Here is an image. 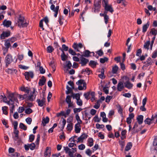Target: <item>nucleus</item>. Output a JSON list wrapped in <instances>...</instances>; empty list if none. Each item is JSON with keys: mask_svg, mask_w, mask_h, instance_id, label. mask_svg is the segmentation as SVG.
<instances>
[{"mask_svg": "<svg viewBox=\"0 0 157 157\" xmlns=\"http://www.w3.org/2000/svg\"><path fill=\"white\" fill-rule=\"evenodd\" d=\"M18 26L20 28H24L27 27L28 24L25 21L24 17L20 15L17 21Z\"/></svg>", "mask_w": 157, "mask_h": 157, "instance_id": "f257e3e1", "label": "nucleus"}, {"mask_svg": "<svg viewBox=\"0 0 157 157\" xmlns=\"http://www.w3.org/2000/svg\"><path fill=\"white\" fill-rule=\"evenodd\" d=\"M108 4V0H103L102 1V4L103 7H104L105 10L107 11H109L111 13H113L114 11L112 7V6L109 5Z\"/></svg>", "mask_w": 157, "mask_h": 157, "instance_id": "f03ea898", "label": "nucleus"}, {"mask_svg": "<svg viewBox=\"0 0 157 157\" xmlns=\"http://www.w3.org/2000/svg\"><path fill=\"white\" fill-rule=\"evenodd\" d=\"M64 150L66 153L68 154L70 157H74L73 154L77 151L76 148H72L71 149L67 146L64 147Z\"/></svg>", "mask_w": 157, "mask_h": 157, "instance_id": "7ed1b4c3", "label": "nucleus"}, {"mask_svg": "<svg viewBox=\"0 0 157 157\" xmlns=\"http://www.w3.org/2000/svg\"><path fill=\"white\" fill-rule=\"evenodd\" d=\"M33 90L30 92V94L29 95L28 97V99L30 101H33L35 99L36 95L37 94L38 92L36 89L33 88Z\"/></svg>", "mask_w": 157, "mask_h": 157, "instance_id": "20e7f679", "label": "nucleus"}, {"mask_svg": "<svg viewBox=\"0 0 157 157\" xmlns=\"http://www.w3.org/2000/svg\"><path fill=\"white\" fill-rule=\"evenodd\" d=\"M157 121V115H153L151 119L148 118H147L144 121L145 124H150L152 123H155Z\"/></svg>", "mask_w": 157, "mask_h": 157, "instance_id": "39448f33", "label": "nucleus"}, {"mask_svg": "<svg viewBox=\"0 0 157 157\" xmlns=\"http://www.w3.org/2000/svg\"><path fill=\"white\" fill-rule=\"evenodd\" d=\"M49 3L52 4L50 6V9L51 10L55 12L54 16L55 17H57L58 13V12L59 9V6H56V7H55L54 5L52 4L53 3L52 0H51L49 1Z\"/></svg>", "mask_w": 157, "mask_h": 157, "instance_id": "423d86ee", "label": "nucleus"}, {"mask_svg": "<svg viewBox=\"0 0 157 157\" xmlns=\"http://www.w3.org/2000/svg\"><path fill=\"white\" fill-rule=\"evenodd\" d=\"M13 61V59L11 55L10 54L7 55L5 58V60L6 67H7L8 65L10 64Z\"/></svg>", "mask_w": 157, "mask_h": 157, "instance_id": "0eeeda50", "label": "nucleus"}, {"mask_svg": "<svg viewBox=\"0 0 157 157\" xmlns=\"http://www.w3.org/2000/svg\"><path fill=\"white\" fill-rule=\"evenodd\" d=\"M83 45L81 43L77 44V43H74L72 46V47L76 51L79 52H80L79 49L82 48L83 47Z\"/></svg>", "mask_w": 157, "mask_h": 157, "instance_id": "6e6552de", "label": "nucleus"}, {"mask_svg": "<svg viewBox=\"0 0 157 157\" xmlns=\"http://www.w3.org/2000/svg\"><path fill=\"white\" fill-rule=\"evenodd\" d=\"M89 61V60L88 59L83 57L82 56L80 57L79 63L82 66H86Z\"/></svg>", "mask_w": 157, "mask_h": 157, "instance_id": "1a4fd4ad", "label": "nucleus"}, {"mask_svg": "<svg viewBox=\"0 0 157 157\" xmlns=\"http://www.w3.org/2000/svg\"><path fill=\"white\" fill-rule=\"evenodd\" d=\"M24 75L25 76L26 79L27 80H29L30 77L31 78H33L34 74L32 71L26 72L25 73Z\"/></svg>", "mask_w": 157, "mask_h": 157, "instance_id": "9d476101", "label": "nucleus"}, {"mask_svg": "<svg viewBox=\"0 0 157 157\" xmlns=\"http://www.w3.org/2000/svg\"><path fill=\"white\" fill-rule=\"evenodd\" d=\"M10 31L3 32L0 35L1 39H4L6 37H7L10 36Z\"/></svg>", "mask_w": 157, "mask_h": 157, "instance_id": "9b49d317", "label": "nucleus"}, {"mask_svg": "<svg viewBox=\"0 0 157 157\" xmlns=\"http://www.w3.org/2000/svg\"><path fill=\"white\" fill-rule=\"evenodd\" d=\"M8 97L10 99L9 101L10 102V101L11 103H13L14 101H16V100H17V99L15 97L14 94L13 93L10 94H9Z\"/></svg>", "mask_w": 157, "mask_h": 157, "instance_id": "f8f14e48", "label": "nucleus"}, {"mask_svg": "<svg viewBox=\"0 0 157 157\" xmlns=\"http://www.w3.org/2000/svg\"><path fill=\"white\" fill-rule=\"evenodd\" d=\"M4 26L8 28L11 25L12 22L9 20H7L5 19L2 23Z\"/></svg>", "mask_w": 157, "mask_h": 157, "instance_id": "ddd939ff", "label": "nucleus"}, {"mask_svg": "<svg viewBox=\"0 0 157 157\" xmlns=\"http://www.w3.org/2000/svg\"><path fill=\"white\" fill-rule=\"evenodd\" d=\"M124 86L128 89H131L133 86V84L130 82L129 81H128L124 83Z\"/></svg>", "mask_w": 157, "mask_h": 157, "instance_id": "4468645a", "label": "nucleus"}, {"mask_svg": "<svg viewBox=\"0 0 157 157\" xmlns=\"http://www.w3.org/2000/svg\"><path fill=\"white\" fill-rule=\"evenodd\" d=\"M124 87L123 82L121 81L119 82L117 85V90L119 91H121Z\"/></svg>", "mask_w": 157, "mask_h": 157, "instance_id": "2eb2a0df", "label": "nucleus"}, {"mask_svg": "<svg viewBox=\"0 0 157 157\" xmlns=\"http://www.w3.org/2000/svg\"><path fill=\"white\" fill-rule=\"evenodd\" d=\"M10 43H11L10 42L9 40H8L5 41L4 45L6 47L5 49H6V52H8V49L10 47H11L10 48H11V46L10 44Z\"/></svg>", "mask_w": 157, "mask_h": 157, "instance_id": "dca6fc26", "label": "nucleus"}, {"mask_svg": "<svg viewBox=\"0 0 157 157\" xmlns=\"http://www.w3.org/2000/svg\"><path fill=\"white\" fill-rule=\"evenodd\" d=\"M20 89L21 91L25 92L27 94L29 93L30 90L29 88L28 87H25L24 86L21 87Z\"/></svg>", "mask_w": 157, "mask_h": 157, "instance_id": "f3484780", "label": "nucleus"}, {"mask_svg": "<svg viewBox=\"0 0 157 157\" xmlns=\"http://www.w3.org/2000/svg\"><path fill=\"white\" fill-rule=\"evenodd\" d=\"M46 81V79L44 76H42L41 78L40 79L39 82V85L41 86L44 85Z\"/></svg>", "mask_w": 157, "mask_h": 157, "instance_id": "a211bd4d", "label": "nucleus"}, {"mask_svg": "<svg viewBox=\"0 0 157 157\" xmlns=\"http://www.w3.org/2000/svg\"><path fill=\"white\" fill-rule=\"evenodd\" d=\"M49 121V118L48 117H46L45 118L44 117H43L42 123L43 124V126H45L48 123Z\"/></svg>", "mask_w": 157, "mask_h": 157, "instance_id": "6ab92c4d", "label": "nucleus"}, {"mask_svg": "<svg viewBox=\"0 0 157 157\" xmlns=\"http://www.w3.org/2000/svg\"><path fill=\"white\" fill-rule=\"evenodd\" d=\"M150 23L149 21H148L147 23L144 25L142 28V32L143 33H145L147 31V29L149 26Z\"/></svg>", "mask_w": 157, "mask_h": 157, "instance_id": "aec40b11", "label": "nucleus"}, {"mask_svg": "<svg viewBox=\"0 0 157 157\" xmlns=\"http://www.w3.org/2000/svg\"><path fill=\"white\" fill-rule=\"evenodd\" d=\"M98 64V63L96 61L91 60L90 61L89 65L92 67L94 68L96 67V66Z\"/></svg>", "mask_w": 157, "mask_h": 157, "instance_id": "412c9836", "label": "nucleus"}, {"mask_svg": "<svg viewBox=\"0 0 157 157\" xmlns=\"http://www.w3.org/2000/svg\"><path fill=\"white\" fill-rule=\"evenodd\" d=\"M144 117L143 115H140L138 116L137 120L139 124H142L143 122Z\"/></svg>", "mask_w": 157, "mask_h": 157, "instance_id": "4be33fe9", "label": "nucleus"}, {"mask_svg": "<svg viewBox=\"0 0 157 157\" xmlns=\"http://www.w3.org/2000/svg\"><path fill=\"white\" fill-rule=\"evenodd\" d=\"M91 52L88 50H85L83 52V55H81V56H84L86 57H88L90 56V54Z\"/></svg>", "mask_w": 157, "mask_h": 157, "instance_id": "5701e85b", "label": "nucleus"}, {"mask_svg": "<svg viewBox=\"0 0 157 157\" xmlns=\"http://www.w3.org/2000/svg\"><path fill=\"white\" fill-rule=\"evenodd\" d=\"M8 104L10 105V113H13V111L14 110V105H13V103H10V101L7 102Z\"/></svg>", "mask_w": 157, "mask_h": 157, "instance_id": "b1692460", "label": "nucleus"}, {"mask_svg": "<svg viewBox=\"0 0 157 157\" xmlns=\"http://www.w3.org/2000/svg\"><path fill=\"white\" fill-rule=\"evenodd\" d=\"M132 144L131 142L128 143L125 148L124 150L125 151H128L132 147Z\"/></svg>", "mask_w": 157, "mask_h": 157, "instance_id": "393cba45", "label": "nucleus"}, {"mask_svg": "<svg viewBox=\"0 0 157 157\" xmlns=\"http://www.w3.org/2000/svg\"><path fill=\"white\" fill-rule=\"evenodd\" d=\"M80 124H76L75 125V131L76 133H79L81 130Z\"/></svg>", "mask_w": 157, "mask_h": 157, "instance_id": "a878e982", "label": "nucleus"}, {"mask_svg": "<svg viewBox=\"0 0 157 157\" xmlns=\"http://www.w3.org/2000/svg\"><path fill=\"white\" fill-rule=\"evenodd\" d=\"M101 3L100 1H98V2L94 3V6L95 7L94 11H95L96 10H98L100 8V4Z\"/></svg>", "mask_w": 157, "mask_h": 157, "instance_id": "bb28decb", "label": "nucleus"}, {"mask_svg": "<svg viewBox=\"0 0 157 157\" xmlns=\"http://www.w3.org/2000/svg\"><path fill=\"white\" fill-rule=\"evenodd\" d=\"M150 44V40H148L145 42L144 45V48L145 49H147V50L149 49V46Z\"/></svg>", "mask_w": 157, "mask_h": 157, "instance_id": "cd10ccee", "label": "nucleus"}, {"mask_svg": "<svg viewBox=\"0 0 157 157\" xmlns=\"http://www.w3.org/2000/svg\"><path fill=\"white\" fill-rule=\"evenodd\" d=\"M42 100L40 99H37L36 100V101L38 103V105L40 106H43L45 103V101H43Z\"/></svg>", "mask_w": 157, "mask_h": 157, "instance_id": "c85d7f7f", "label": "nucleus"}, {"mask_svg": "<svg viewBox=\"0 0 157 157\" xmlns=\"http://www.w3.org/2000/svg\"><path fill=\"white\" fill-rule=\"evenodd\" d=\"M49 148L47 147L46 149V150L44 152V156L45 157H48L50 156V151L49 150Z\"/></svg>", "mask_w": 157, "mask_h": 157, "instance_id": "c756f323", "label": "nucleus"}, {"mask_svg": "<svg viewBox=\"0 0 157 157\" xmlns=\"http://www.w3.org/2000/svg\"><path fill=\"white\" fill-rule=\"evenodd\" d=\"M19 131L17 129L14 130V134L15 135L14 137H13V139L15 141H16L18 138V133Z\"/></svg>", "mask_w": 157, "mask_h": 157, "instance_id": "7c9ffc66", "label": "nucleus"}, {"mask_svg": "<svg viewBox=\"0 0 157 157\" xmlns=\"http://www.w3.org/2000/svg\"><path fill=\"white\" fill-rule=\"evenodd\" d=\"M88 146L91 147L93 146L94 144V140L92 138H90L88 139Z\"/></svg>", "mask_w": 157, "mask_h": 157, "instance_id": "2f4dec72", "label": "nucleus"}, {"mask_svg": "<svg viewBox=\"0 0 157 157\" xmlns=\"http://www.w3.org/2000/svg\"><path fill=\"white\" fill-rule=\"evenodd\" d=\"M75 118L76 120L78 122L76 124H80L82 123V121L80 119V117L78 115V113H77L75 115Z\"/></svg>", "mask_w": 157, "mask_h": 157, "instance_id": "473e14b6", "label": "nucleus"}, {"mask_svg": "<svg viewBox=\"0 0 157 157\" xmlns=\"http://www.w3.org/2000/svg\"><path fill=\"white\" fill-rule=\"evenodd\" d=\"M118 67L117 65H115L113 67L112 70V72L113 74H116L118 70Z\"/></svg>", "mask_w": 157, "mask_h": 157, "instance_id": "72a5a7b5", "label": "nucleus"}, {"mask_svg": "<svg viewBox=\"0 0 157 157\" xmlns=\"http://www.w3.org/2000/svg\"><path fill=\"white\" fill-rule=\"evenodd\" d=\"M66 89H67V90L66 91V94H69L71 93L72 91V87H69L68 85H67L66 86Z\"/></svg>", "mask_w": 157, "mask_h": 157, "instance_id": "f704fd0d", "label": "nucleus"}, {"mask_svg": "<svg viewBox=\"0 0 157 157\" xmlns=\"http://www.w3.org/2000/svg\"><path fill=\"white\" fill-rule=\"evenodd\" d=\"M59 49L62 52H64V51H67L68 49V47L66 46L65 44H63L62 45V48H60Z\"/></svg>", "mask_w": 157, "mask_h": 157, "instance_id": "c9c22d12", "label": "nucleus"}, {"mask_svg": "<svg viewBox=\"0 0 157 157\" xmlns=\"http://www.w3.org/2000/svg\"><path fill=\"white\" fill-rule=\"evenodd\" d=\"M61 59L63 61H65L67 58V56L65 54L64 52L61 54Z\"/></svg>", "mask_w": 157, "mask_h": 157, "instance_id": "e433bc0d", "label": "nucleus"}, {"mask_svg": "<svg viewBox=\"0 0 157 157\" xmlns=\"http://www.w3.org/2000/svg\"><path fill=\"white\" fill-rule=\"evenodd\" d=\"M153 145L155 146L154 150H157V137L154 139L153 142Z\"/></svg>", "mask_w": 157, "mask_h": 157, "instance_id": "4c0bfd02", "label": "nucleus"}, {"mask_svg": "<svg viewBox=\"0 0 157 157\" xmlns=\"http://www.w3.org/2000/svg\"><path fill=\"white\" fill-rule=\"evenodd\" d=\"M19 127L20 128L24 130H26L27 129V126L22 123H20L19 124Z\"/></svg>", "mask_w": 157, "mask_h": 157, "instance_id": "58836bf2", "label": "nucleus"}, {"mask_svg": "<svg viewBox=\"0 0 157 157\" xmlns=\"http://www.w3.org/2000/svg\"><path fill=\"white\" fill-rule=\"evenodd\" d=\"M73 128V124L71 123L68 124L67 126V130L68 131H69L71 132L72 129Z\"/></svg>", "mask_w": 157, "mask_h": 157, "instance_id": "ea45409f", "label": "nucleus"}, {"mask_svg": "<svg viewBox=\"0 0 157 157\" xmlns=\"http://www.w3.org/2000/svg\"><path fill=\"white\" fill-rule=\"evenodd\" d=\"M149 33H151L152 35H154V36H156L157 34V30H155V28L152 29Z\"/></svg>", "mask_w": 157, "mask_h": 157, "instance_id": "a19ab883", "label": "nucleus"}, {"mask_svg": "<svg viewBox=\"0 0 157 157\" xmlns=\"http://www.w3.org/2000/svg\"><path fill=\"white\" fill-rule=\"evenodd\" d=\"M8 108V107L6 106H4L2 107L3 113L5 115H6L8 114V112L7 111V109Z\"/></svg>", "mask_w": 157, "mask_h": 157, "instance_id": "79ce46f5", "label": "nucleus"}, {"mask_svg": "<svg viewBox=\"0 0 157 157\" xmlns=\"http://www.w3.org/2000/svg\"><path fill=\"white\" fill-rule=\"evenodd\" d=\"M54 50L53 47L51 46H48L47 48V51L48 53H51Z\"/></svg>", "mask_w": 157, "mask_h": 157, "instance_id": "37998d69", "label": "nucleus"}, {"mask_svg": "<svg viewBox=\"0 0 157 157\" xmlns=\"http://www.w3.org/2000/svg\"><path fill=\"white\" fill-rule=\"evenodd\" d=\"M54 61H52L49 63V66H51L52 68L53 71H55V66L54 64Z\"/></svg>", "mask_w": 157, "mask_h": 157, "instance_id": "c03bdc74", "label": "nucleus"}, {"mask_svg": "<svg viewBox=\"0 0 157 157\" xmlns=\"http://www.w3.org/2000/svg\"><path fill=\"white\" fill-rule=\"evenodd\" d=\"M118 108V113H120L121 115L122 116H123V109L121 107V105H118L117 106Z\"/></svg>", "mask_w": 157, "mask_h": 157, "instance_id": "a18cd8bd", "label": "nucleus"}, {"mask_svg": "<svg viewBox=\"0 0 157 157\" xmlns=\"http://www.w3.org/2000/svg\"><path fill=\"white\" fill-rule=\"evenodd\" d=\"M29 148L32 150H33L35 148V145L34 143H33L31 144H28Z\"/></svg>", "mask_w": 157, "mask_h": 157, "instance_id": "49530a36", "label": "nucleus"}, {"mask_svg": "<svg viewBox=\"0 0 157 157\" xmlns=\"http://www.w3.org/2000/svg\"><path fill=\"white\" fill-rule=\"evenodd\" d=\"M108 59L106 57H105L103 58H100V62L102 63H104L105 62L108 61Z\"/></svg>", "mask_w": 157, "mask_h": 157, "instance_id": "de8ad7c7", "label": "nucleus"}, {"mask_svg": "<svg viewBox=\"0 0 157 157\" xmlns=\"http://www.w3.org/2000/svg\"><path fill=\"white\" fill-rule=\"evenodd\" d=\"M71 96L70 95L67 96L65 100L67 103H68L71 101Z\"/></svg>", "mask_w": 157, "mask_h": 157, "instance_id": "09e8293b", "label": "nucleus"}, {"mask_svg": "<svg viewBox=\"0 0 157 157\" xmlns=\"http://www.w3.org/2000/svg\"><path fill=\"white\" fill-rule=\"evenodd\" d=\"M73 98H75L76 100L80 99V95L79 93H77L74 94L73 95Z\"/></svg>", "mask_w": 157, "mask_h": 157, "instance_id": "8fccbe9b", "label": "nucleus"}, {"mask_svg": "<svg viewBox=\"0 0 157 157\" xmlns=\"http://www.w3.org/2000/svg\"><path fill=\"white\" fill-rule=\"evenodd\" d=\"M33 112L32 110L30 108L27 109L25 111V113L28 114H30L32 113Z\"/></svg>", "mask_w": 157, "mask_h": 157, "instance_id": "3c124183", "label": "nucleus"}, {"mask_svg": "<svg viewBox=\"0 0 157 157\" xmlns=\"http://www.w3.org/2000/svg\"><path fill=\"white\" fill-rule=\"evenodd\" d=\"M96 128L97 129L99 128H103L105 127V126L103 124H100L98 123L96 125Z\"/></svg>", "mask_w": 157, "mask_h": 157, "instance_id": "603ef678", "label": "nucleus"}, {"mask_svg": "<svg viewBox=\"0 0 157 157\" xmlns=\"http://www.w3.org/2000/svg\"><path fill=\"white\" fill-rule=\"evenodd\" d=\"M25 121L28 124H30L31 123L32 121V119L30 117H28L26 119Z\"/></svg>", "mask_w": 157, "mask_h": 157, "instance_id": "864d4df0", "label": "nucleus"}, {"mask_svg": "<svg viewBox=\"0 0 157 157\" xmlns=\"http://www.w3.org/2000/svg\"><path fill=\"white\" fill-rule=\"evenodd\" d=\"M146 62V63H147L149 65H152L153 62H152L151 59L150 57H149L146 60L145 62Z\"/></svg>", "mask_w": 157, "mask_h": 157, "instance_id": "5fc2aeb1", "label": "nucleus"}, {"mask_svg": "<svg viewBox=\"0 0 157 157\" xmlns=\"http://www.w3.org/2000/svg\"><path fill=\"white\" fill-rule=\"evenodd\" d=\"M104 19L105 23L106 24H107L108 22V21L109 19V16L107 15H105V17H104Z\"/></svg>", "mask_w": 157, "mask_h": 157, "instance_id": "6e6d98bb", "label": "nucleus"}, {"mask_svg": "<svg viewBox=\"0 0 157 157\" xmlns=\"http://www.w3.org/2000/svg\"><path fill=\"white\" fill-rule=\"evenodd\" d=\"M96 52L99 56H101L103 54V52L101 49L99 50L98 51Z\"/></svg>", "mask_w": 157, "mask_h": 157, "instance_id": "4d7b16f0", "label": "nucleus"}, {"mask_svg": "<svg viewBox=\"0 0 157 157\" xmlns=\"http://www.w3.org/2000/svg\"><path fill=\"white\" fill-rule=\"evenodd\" d=\"M35 138V136L34 135L31 134L30 135L29 137V140L30 142H33L34 139Z\"/></svg>", "mask_w": 157, "mask_h": 157, "instance_id": "13d9d810", "label": "nucleus"}, {"mask_svg": "<svg viewBox=\"0 0 157 157\" xmlns=\"http://www.w3.org/2000/svg\"><path fill=\"white\" fill-rule=\"evenodd\" d=\"M68 52L69 53L73 56L75 55H76V53L71 48H70L69 49Z\"/></svg>", "mask_w": 157, "mask_h": 157, "instance_id": "bf43d9fd", "label": "nucleus"}, {"mask_svg": "<svg viewBox=\"0 0 157 157\" xmlns=\"http://www.w3.org/2000/svg\"><path fill=\"white\" fill-rule=\"evenodd\" d=\"M68 69H71L72 67V64L70 61H67V63L66 65Z\"/></svg>", "mask_w": 157, "mask_h": 157, "instance_id": "052dcab7", "label": "nucleus"}, {"mask_svg": "<svg viewBox=\"0 0 157 157\" xmlns=\"http://www.w3.org/2000/svg\"><path fill=\"white\" fill-rule=\"evenodd\" d=\"M84 82V81L83 79H80L76 82V84L78 85L82 84Z\"/></svg>", "mask_w": 157, "mask_h": 157, "instance_id": "680f3d73", "label": "nucleus"}, {"mask_svg": "<svg viewBox=\"0 0 157 157\" xmlns=\"http://www.w3.org/2000/svg\"><path fill=\"white\" fill-rule=\"evenodd\" d=\"M8 40H9V41L11 43H12L16 41L17 39L15 37H12Z\"/></svg>", "mask_w": 157, "mask_h": 157, "instance_id": "e2e57ef3", "label": "nucleus"}, {"mask_svg": "<svg viewBox=\"0 0 157 157\" xmlns=\"http://www.w3.org/2000/svg\"><path fill=\"white\" fill-rule=\"evenodd\" d=\"M82 109L81 108H74L73 109L74 112L75 113L80 112Z\"/></svg>", "mask_w": 157, "mask_h": 157, "instance_id": "0e129e2a", "label": "nucleus"}, {"mask_svg": "<svg viewBox=\"0 0 157 157\" xmlns=\"http://www.w3.org/2000/svg\"><path fill=\"white\" fill-rule=\"evenodd\" d=\"M85 147V145L83 144H81L78 146V148L80 150H83Z\"/></svg>", "mask_w": 157, "mask_h": 157, "instance_id": "69168bd1", "label": "nucleus"}, {"mask_svg": "<svg viewBox=\"0 0 157 157\" xmlns=\"http://www.w3.org/2000/svg\"><path fill=\"white\" fill-rule=\"evenodd\" d=\"M90 95V92H88L87 93H84V96L85 97V98L87 100H88L89 99V97Z\"/></svg>", "mask_w": 157, "mask_h": 157, "instance_id": "338daca9", "label": "nucleus"}, {"mask_svg": "<svg viewBox=\"0 0 157 157\" xmlns=\"http://www.w3.org/2000/svg\"><path fill=\"white\" fill-rule=\"evenodd\" d=\"M103 91L105 92V93L107 94L109 93V90L108 89V88L107 87H105L103 88Z\"/></svg>", "mask_w": 157, "mask_h": 157, "instance_id": "774afa93", "label": "nucleus"}]
</instances>
